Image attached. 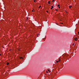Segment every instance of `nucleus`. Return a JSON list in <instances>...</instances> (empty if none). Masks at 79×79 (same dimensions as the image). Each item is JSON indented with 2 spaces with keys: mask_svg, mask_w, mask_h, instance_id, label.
Wrapping results in <instances>:
<instances>
[{
  "mask_svg": "<svg viewBox=\"0 0 79 79\" xmlns=\"http://www.w3.org/2000/svg\"><path fill=\"white\" fill-rule=\"evenodd\" d=\"M51 7H52L51 8V10H52V9H53V6H51Z\"/></svg>",
  "mask_w": 79,
  "mask_h": 79,
  "instance_id": "f257e3e1",
  "label": "nucleus"
},
{
  "mask_svg": "<svg viewBox=\"0 0 79 79\" xmlns=\"http://www.w3.org/2000/svg\"><path fill=\"white\" fill-rule=\"evenodd\" d=\"M77 38H76L74 39V40H75V41H77Z\"/></svg>",
  "mask_w": 79,
  "mask_h": 79,
  "instance_id": "f03ea898",
  "label": "nucleus"
},
{
  "mask_svg": "<svg viewBox=\"0 0 79 79\" xmlns=\"http://www.w3.org/2000/svg\"><path fill=\"white\" fill-rule=\"evenodd\" d=\"M20 59H23V57H20Z\"/></svg>",
  "mask_w": 79,
  "mask_h": 79,
  "instance_id": "7ed1b4c3",
  "label": "nucleus"
},
{
  "mask_svg": "<svg viewBox=\"0 0 79 79\" xmlns=\"http://www.w3.org/2000/svg\"><path fill=\"white\" fill-rule=\"evenodd\" d=\"M48 4H50V1H49L48 2Z\"/></svg>",
  "mask_w": 79,
  "mask_h": 79,
  "instance_id": "20e7f679",
  "label": "nucleus"
},
{
  "mask_svg": "<svg viewBox=\"0 0 79 79\" xmlns=\"http://www.w3.org/2000/svg\"><path fill=\"white\" fill-rule=\"evenodd\" d=\"M8 64H9V63L7 62V65H8Z\"/></svg>",
  "mask_w": 79,
  "mask_h": 79,
  "instance_id": "39448f33",
  "label": "nucleus"
},
{
  "mask_svg": "<svg viewBox=\"0 0 79 79\" xmlns=\"http://www.w3.org/2000/svg\"><path fill=\"white\" fill-rule=\"evenodd\" d=\"M48 71H49V73H50V70L49 69H48Z\"/></svg>",
  "mask_w": 79,
  "mask_h": 79,
  "instance_id": "423d86ee",
  "label": "nucleus"
},
{
  "mask_svg": "<svg viewBox=\"0 0 79 79\" xmlns=\"http://www.w3.org/2000/svg\"><path fill=\"white\" fill-rule=\"evenodd\" d=\"M56 63H58V62H59V61H56Z\"/></svg>",
  "mask_w": 79,
  "mask_h": 79,
  "instance_id": "0eeeda50",
  "label": "nucleus"
},
{
  "mask_svg": "<svg viewBox=\"0 0 79 79\" xmlns=\"http://www.w3.org/2000/svg\"><path fill=\"white\" fill-rule=\"evenodd\" d=\"M57 6H60V5L58 4Z\"/></svg>",
  "mask_w": 79,
  "mask_h": 79,
  "instance_id": "6e6552de",
  "label": "nucleus"
},
{
  "mask_svg": "<svg viewBox=\"0 0 79 79\" xmlns=\"http://www.w3.org/2000/svg\"><path fill=\"white\" fill-rule=\"evenodd\" d=\"M40 7H41V6H40L39 8H40Z\"/></svg>",
  "mask_w": 79,
  "mask_h": 79,
  "instance_id": "1a4fd4ad",
  "label": "nucleus"
},
{
  "mask_svg": "<svg viewBox=\"0 0 79 79\" xmlns=\"http://www.w3.org/2000/svg\"><path fill=\"white\" fill-rule=\"evenodd\" d=\"M54 1H55V0H53L52 1V2H54Z\"/></svg>",
  "mask_w": 79,
  "mask_h": 79,
  "instance_id": "9d476101",
  "label": "nucleus"
},
{
  "mask_svg": "<svg viewBox=\"0 0 79 79\" xmlns=\"http://www.w3.org/2000/svg\"><path fill=\"white\" fill-rule=\"evenodd\" d=\"M71 7H72V6H69V8H70Z\"/></svg>",
  "mask_w": 79,
  "mask_h": 79,
  "instance_id": "9b49d317",
  "label": "nucleus"
},
{
  "mask_svg": "<svg viewBox=\"0 0 79 79\" xmlns=\"http://www.w3.org/2000/svg\"><path fill=\"white\" fill-rule=\"evenodd\" d=\"M74 45V43H73V45Z\"/></svg>",
  "mask_w": 79,
  "mask_h": 79,
  "instance_id": "f8f14e48",
  "label": "nucleus"
},
{
  "mask_svg": "<svg viewBox=\"0 0 79 79\" xmlns=\"http://www.w3.org/2000/svg\"><path fill=\"white\" fill-rule=\"evenodd\" d=\"M56 11H58V10H57V9H56Z\"/></svg>",
  "mask_w": 79,
  "mask_h": 79,
  "instance_id": "ddd939ff",
  "label": "nucleus"
},
{
  "mask_svg": "<svg viewBox=\"0 0 79 79\" xmlns=\"http://www.w3.org/2000/svg\"><path fill=\"white\" fill-rule=\"evenodd\" d=\"M59 8H60V6H59Z\"/></svg>",
  "mask_w": 79,
  "mask_h": 79,
  "instance_id": "4468645a",
  "label": "nucleus"
},
{
  "mask_svg": "<svg viewBox=\"0 0 79 79\" xmlns=\"http://www.w3.org/2000/svg\"><path fill=\"white\" fill-rule=\"evenodd\" d=\"M0 56H2V54H0Z\"/></svg>",
  "mask_w": 79,
  "mask_h": 79,
  "instance_id": "2eb2a0df",
  "label": "nucleus"
},
{
  "mask_svg": "<svg viewBox=\"0 0 79 79\" xmlns=\"http://www.w3.org/2000/svg\"><path fill=\"white\" fill-rule=\"evenodd\" d=\"M59 61H60V59H59Z\"/></svg>",
  "mask_w": 79,
  "mask_h": 79,
  "instance_id": "dca6fc26",
  "label": "nucleus"
},
{
  "mask_svg": "<svg viewBox=\"0 0 79 79\" xmlns=\"http://www.w3.org/2000/svg\"><path fill=\"white\" fill-rule=\"evenodd\" d=\"M34 2H35V0H34Z\"/></svg>",
  "mask_w": 79,
  "mask_h": 79,
  "instance_id": "f3484780",
  "label": "nucleus"
},
{
  "mask_svg": "<svg viewBox=\"0 0 79 79\" xmlns=\"http://www.w3.org/2000/svg\"><path fill=\"white\" fill-rule=\"evenodd\" d=\"M46 73H48V72L47 71H46Z\"/></svg>",
  "mask_w": 79,
  "mask_h": 79,
  "instance_id": "a211bd4d",
  "label": "nucleus"
},
{
  "mask_svg": "<svg viewBox=\"0 0 79 79\" xmlns=\"http://www.w3.org/2000/svg\"><path fill=\"white\" fill-rule=\"evenodd\" d=\"M46 12H47V13H48V11H47Z\"/></svg>",
  "mask_w": 79,
  "mask_h": 79,
  "instance_id": "6ab92c4d",
  "label": "nucleus"
},
{
  "mask_svg": "<svg viewBox=\"0 0 79 79\" xmlns=\"http://www.w3.org/2000/svg\"><path fill=\"white\" fill-rule=\"evenodd\" d=\"M32 11H34V10H32Z\"/></svg>",
  "mask_w": 79,
  "mask_h": 79,
  "instance_id": "aec40b11",
  "label": "nucleus"
},
{
  "mask_svg": "<svg viewBox=\"0 0 79 79\" xmlns=\"http://www.w3.org/2000/svg\"><path fill=\"white\" fill-rule=\"evenodd\" d=\"M61 24H63V23H61Z\"/></svg>",
  "mask_w": 79,
  "mask_h": 79,
  "instance_id": "412c9836",
  "label": "nucleus"
},
{
  "mask_svg": "<svg viewBox=\"0 0 79 79\" xmlns=\"http://www.w3.org/2000/svg\"><path fill=\"white\" fill-rule=\"evenodd\" d=\"M67 56H68V55H67Z\"/></svg>",
  "mask_w": 79,
  "mask_h": 79,
  "instance_id": "4be33fe9",
  "label": "nucleus"
},
{
  "mask_svg": "<svg viewBox=\"0 0 79 79\" xmlns=\"http://www.w3.org/2000/svg\"><path fill=\"white\" fill-rule=\"evenodd\" d=\"M35 2H36L37 1V0H35Z\"/></svg>",
  "mask_w": 79,
  "mask_h": 79,
  "instance_id": "5701e85b",
  "label": "nucleus"
},
{
  "mask_svg": "<svg viewBox=\"0 0 79 79\" xmlns=\"http://www.w3.org/2000/svg\"><path fill=\"white\" fill-rule=\"evenodd\" d=\"M79 33V31L78 32V33Z\"/></svg>",
  "mask_w": 79,
  "mask_h": 79,
  "instance_id": "b1692460",
  "label": "nucleus"
},
{
  "mask_svg": "<svg viewBox=\"0 0 79 79\" xmlns=\"http://www.w3.org/2000/svg\"><path fill=\"white\" fill-rule=\"evenodd\" d=\"M78 35H79V33H78Z\"/></svg>",
  "mask_w": 79,
  "mask_h": 79,
  "instance_id": "393cba45",
  "label": "nucleus"
},
{
  "mask_svg": "<svg viewBox=\"0 0 79 79\" xmlns=\"http://www.w3.org/2000/svg\"><path fill=\"white\" fill-rule=\"evenodd\" d=\"M10 51H11V50H10Z\"/></svg>",
  "mask_w": 79,
  "mask_h": 79,
  "instance_id": "a878e982",
  "label": "nucleus"
},
{
  "mask_svg": "<svg viewBox=\"0 0 79 79\" xmlns=\"http://www.w3.org/2000/svg\"><path fill=\"white\" fill-rule=\"evenodd\" d=\"M3 48H4V47H3Z\"/></svg>",
  "mask_w": 79,
  "mask_h": 79,
  "instance_id": "bb28decb",
  "label": "nucleus"
}]
</instances>
